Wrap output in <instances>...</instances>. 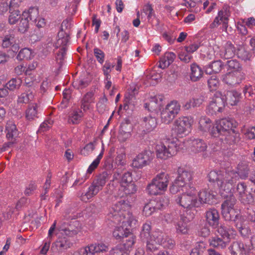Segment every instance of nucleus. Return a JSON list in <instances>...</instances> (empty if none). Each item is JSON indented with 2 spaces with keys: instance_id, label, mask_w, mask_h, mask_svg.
Instances as JSON below:
<instances>
[{
  "instance_id": "1",
  "label": "nucleus",
  "mask_w": 255,
  "mask_h": 255,
  "mask_svg": "<svg viewBox=\"0 0 255 255\" xmlns=\"http://www.w3.org/2000/svg\"><path fill=\"white\" fill-rule=\"evenodd\" d=\"M129 208L128 202L121 199L110 209L107 218L116 225L122 224L128 227H131L136 224V220L128 211Z\"/></svg>"
},
{
  "instance_id": "2",
  "label": "nucleus",
  "mask_w": 255,
  "mask_h": 255,
  "mask_svg": "<svg viewBox=\"0 0 255 255\" xmlns=\"http://www.w3.org/2000/svg\"><path fill=\"white\" fill-rule=\"evenodd\" d=\"M208 178L210 182H217L221 196H227V194L231 193L232 183L237 179V175L234 172H228V170H214L208 174Z\"/></svg>"
},
{
  "instance_id": "3",
  "label": "nucleus",
  "mask_w": 255,
  "mask_h": 255,
  "mask_svg": "<svg viewBox=\"0 0 255 255\" xmlns=\"http://www.w3.org/2000/svg\"><path fill=\"white\" fill-rule=\"evenodd\" d=\"M110 175L111 172L107 171L99 174L89 187L87 192H82L79 195L80 200L84 202H87L96 196L103 189L106 182L109 179Z\"/></svg>"
},
{
  "instance_id": "4",
  "label": "nucleus",
  "mask_w": 255,
  "mask_h": 255,
  "mask_svg": "<svg viewBox=\"0 0 255 255\" xmlns=\"http://www.w3.org/2000/svg\"><path fill=\"white\" fill-rule=\"evenodd\" d=\"M234 191L235 189L232 187L231 194H227V196H222L226 198L221 205L222 214L226 221H235L239 216L236 206L237 200L234 196Z\"/></svg>"
},
{
  "instance_id": "5",
  "label": "nucleus",
  "mask_w": 255,
  "mask_h": 255,
  "mask_svg": "<svg viewBox=\"0 0 255 255\" xmlns=\"http://www.w3.org/2000/svg\"><path fill=\"white\" fill-rule=\"evenodd\" d=\"M169 178V175L165 172H161L157 174L146 188L148 194L156 195L166 190Z\"/></svg>"
},
{
  "instance_id": "6",
  "label": "nucleus",
  "mask_w": 255,
  "mask_h": 255,
  "mask_svg": "<svg viewBox=\"0 0 255 255\" xmlns=\"http://www.w3.org/2000/svg\"><path fill=\"white\" fill-rule=\"evenodd\" d=\"M177 172L178 176L170 188V191L172 194H176L180 191L184 192L187 187H191L188 182L192 179V173L181 168H179Z\"/></svg>"
},
{
  "instance_id": "7",
  "label": "nucleus",
  "mask_w": 255,
  "mask_h": 255,
  "mask_svg": "<svg viewBox=\"0 0 255 255\" xmlns=\"http://www.w3.org/2000/svg\"><path fill=\"white\" fill-rule=\"evenodd\" d=\"M178 141L175 139L168 140L165 144H158L156 146L157 158L166 160L176 154L179 149Z\"/></svg>"
},
{
  "instance_id": "8",
  "label": "nucleus",
  "mask_w": 255,
  "mask_h": 255,
  "mask_svg": "<svg viewBox=\"0 0 255 255\" xmlns=\"http://www.w3.org/2000/svg\"><path fill=\"white\" fill-rule=\"evenodd\" d=\"M185 189L184 193L180 196H178L175 199L177 204L184 208L192 209L200 206V203L196 199L195 188L193 187H190V191Z\"/></svg>"
},
{
  "instance_id": "9",
  "label": "nucleus",
  "mask_w": 255,
  "mask_h": 255,
  "mask_svg": "<svg viewBox=\"0 0 255 255\" xmlns=\"http://www.w3.org/2000/svg\"><path fill=\"white\" fill-rule=\"evenodd\" d=\"M193 120L192 118L182 117L177 119L174 124V129L176 134L183 137L190 131Z\"/></svg>"
},
{
  "instance_id": "10",
  "label": "nucleus",
  "mask_w": 255,
  "mask_h": 255,
  "mask_svg": "<svg viewBox=\"0 0 255 255\" xmlns=\"http://www.w3.org/2000/svg\"><path fill=\"white\" fill-rule=\"evenodd\" d=\"M58 37L55 46L57 48H61L56 53V60L59 64H61L66 54V45L69 42V37L67 34L61 31L59 32Z\"/></svg>"
},
{
  "instance_id": "11",
  "label": "nucleus",
  "mask_w": 255,
  "mask_h": 255,
  "mask_svg": "<svg viewBox=\"0 0 255 255\" xmlns=\"http://www.w3.org/2000/svg\"><path fill=\"white\" fill-rule=\"evenodd\" d=\"M225 106V100L221 92H217L214 94L208 107V112L211 115L217 112H222Z\"/></svg>"
},
{
  "instance_id": "12",
  "label": "nucleus",
  "mask_w": 255,
  "mask_h": 255,
  "mask_svg": "<svg viewBox=\"0 0 255 255\" xmlns=\"http://www.w3.org/2000/svg\"><path fill=\"white\" fill-rule=\"evenodd\" d=\"M154 157V154L150 150H144L138 154L132 160V166L141 169L150 164Z\"/></svg>"
},
{
  "instance_id": "13",
  "label": "nucleus",
  "mask_w": 255,
  "mask_h": 255,
  "mask_svg": "<svg viewBox=\"0 0 255 255\" xmlns=\"http://www.w3.org/2000/svg\"><path fill=\"white\" fill-rule=\"evenodd\" d=\"M207 143L201 139L194 138L191 140V150L195 153H202L204 158L209 157L211 152L207 150Z\"/></svg>"
},
{
  "instance_id": "14",
  "label": "nucleus",
  "mask_w": 255,
  "mask_h": 255,
  "mask_svg": "<svg viewBox=\"0 0 255 255\" xmlns=\"http://www.w3.org/2000/svg\"><path fill=\"white\" fill-rule=\"evenodd\" d=\"M245 77L244 72H229L223 76L222 79L226 84L235 86L241 83Z\"/></svg>"
},
{
  "instance_id": "15",
  "label": "nucleus",
  "mask_w": 255,
  "mask_h": 255,
  "mask_svg": "<svg viewBox=\"0 0 255 255\" xmlns=\"http://www.w3.org/2000/svg\"><path fill=\"white\" fill-rule=\"evenodd\" d=\"M237 171L228 170V172H234L237 175V179L232 183V188L236 183L239 177L242 179H245L248 177L249 173V165L246 161L240 162L237 166Z\"/></svg>"
},
{
  "instance_id": "16",
  "label": "nucleus",
  "mask_w": 255,
  "mask_h": 255,
  "mask_svg": "<svg viewBox=\"0 0 255 255\" xmlns=\"http://www.w3.org/2000/svg\"><path fill=\"white\" fill-rule=\"evenodd\" d=\"M232 255H243L251 251V248L248 247L241 241L233 242L229 247Z\"/></svg>"
},
{
  "instance_id": "17",
  "label": "nucleus",
  "mask_w": 255,
  "mask_h": 255,
  "mask_svg": "<svg viewBox=\"0 0 255 255\" xmlns=\"http://www.w3.org/2000/svg\"><path fill=\"white\" fill-rule=\"evenodd\" d=\"M72 244L69 239L65 237H59L57 240L52 244L51 249L58 252H62L70 248Z\"/></svg>"
},
{
  "instance_id": "18",
  "label": "nucleus",
  "mask_w": 255,
  "mask_h": 255,
  "mask_svg": "<svg viewBox=\"0 0 255 255\" xmlns=\"http://www.w3.org/2000/svg\"><path fill=\"white\" fill-rule=\"evenodd\" d=\"M206 220L208 224L213 228H216L219 225L220 216L218 211L210 209L206 212Z\"/></svg>"
},
{
  "instance_id": "19",
  "label": "nucleus",
  "mask_w": 255,
  "mask_h": 255,
  "mask_svg": "<svg viewBox=\"0 0 255 255\" xmlns=\"http://www.w3.org/2000/svg\"><path fill=\"white\" fill-rule=\"evenodd\" d=\"M217 122L223 135L227 134L236 127V123L232 119L225 118L218 120Z\"/></svg>"
},
{
  "instance_id": "20",
  "label": "nucleus",
  "mask_w": 255,
  "mask_h": 255,
  "mask_svg": "<svg viewBox=\"0 0 255 255\" xmlns=\"http://www.w3.org/2000/svg\"><path fill=\"white\" fill-rule=\"evenodd\" d=\"M31 9V7H30L28 10H24L22 12L21 19L18 26V30L21 32H25L29 28V22L32 19L30 12Z\"/></svg>"
},
{
  "instance_id": "21",
  "label": "nucleus",
  "mask_w": 255,
  "mask_h": 255,
  "mask_svg": "<svg viewBox=\"0 0 255 255\" xmlns=\"http://www.w3.org/2000/svg\"><path fill=\"white\" fill-rule=\"evenodd\" d=\"M225 100V104L231 106H235L240 101L241 94L235 90L228 91L223 95Z\"/></svg>"
},
{
  "instance_id": "22",
  "label": "nucleus",
  "mask_w": 255,
  "mask_h": 255,
  "mask_svg": "<svg viewBox=\"0 0 255 255\" xmlns=\"http://www.w3.org/2000/svg\"><path fill=\"white\" fill-rule=\"evenodd\" d=\"M137 190L136 186L134 183L126 184L120 186L119 188V192L118 195L121 197H124L128 195L132 194L136 192Z\"/></svg>"
},
{
  "instance_id": "23",
  "label": "nucleus",
  "mask_w": 255,
  "mask_h": 255,
  "mask_svg": "<svg viewBox=\"0 0 255 255\" xmlns=\"http://www.w3.org/2000/svg\"><path fill=\"white\" fill-rule=\"evenodd\" d=\"M198 197L199 200L198 202L200 203V205L202 203L211 204L213 202L215 195L211 191L204 190L198 193Z\"/></svg>"
},
{
  "instance_id": "24",
  "label": "nucleus",
  "mask_w": 255,
  "mask_h": 255,
  "mask_svg": "<svg viewBox=\"0 0 255 255\" xmlns=\"http://www.w3.org/2000/svg\"><path fill=\"white\" fill-rule=\"evenodd\" d=\"M188 221L186 217L182 215L180 216V219L176 225V230L178 234H186L188 233L189 231Z\"/></svg>"
},
{
  "instance_id": "25",
  "label": "nucleus",
  "mask_w": 255,
  "mask_h": 255,
  "mask_svg": "<svg viewBox=\"0 0 255 255\" xmlns=\"http://www.w3.org/2000/svg\"><path fill=\"white\" fill-rule=\"evenodd\" d=\"M121 177V170H116L113 174V179L108 184L109 189L111 194H116L117 189L119 190L120 185V178Z\"/></svg>"
},
{
  "instance_id": "26",
  "label": "nucleus",
  "mask_w": 255,
  "mask_h": 255,
  "mask_svg": "<svg viewBox=\"0 0 255 255\" xmlns=\"http://www.w3.org/2000/svg\"><path fill=\"white\" fill-rule=\"evenodd\" d=\"M223 67L224 64L221 60L214 61L206 67L205 71L207 74L217 73L221 71Z\"/></svg>"
},
{
  "instance_id": "27",
  "label": "nucleus",
  "mask_w": 255,
  "mask_h": 255,
  "mask_svg": "<svg viewBox=\"0 0 255 255\" xmlns=\"http://www.w3.org/2000/svg\"><path fill=\"white\" fill-rule=\"evenodd\" d=\"M81 229V224L78 221L74 220L70 222L67 228L64 229L65 233L69 236H72L77 234Z\"/></svg>"
},
{
  "instance_id": "28",
  "label": "nucleus",
  "mask_w": 255,
  "mask_h": 255,
  "mask_svg": "<svg viewBox=\"0 0 255 255\" xmlns=\"http://www.w3.org/2000/svg\"><path fill=\"white\" fill-rule=\"evenodd\" d=\"M143 123L144 131L146 132H149L153 130L157 125L156 118L151 116L144 117L143 119Z\"/></svg>"
},
{
  "instance_id": "29",
  "label": "nucleus",
  "mask_w": 255,
  "mask_h": 255,
  "mask_svg": "<svg viewBox=\"0 0 255 255\" xmlns=\"http://www.w3.org/2000/svg\"><path fill=\"white\" fill-rule=\"evenodd\" d=\"M122 244L119 245V246H122V248L127 252L131 248L134 244L135 237L134 236L129 232L128 235H125L122 239Z\"/></svg>"
},
{
  "instance_id": "30",
  "label": "nucleus",
  "mask_w": 255,
  "mask_h": 255,
  "mask_svg": "<svg viewBox=\"0 0 255 255\" xmlns=\"http://www.w3.org/2000/svg\"><path fill=\"white\" fill-rule=\"evenodd\" d=\"M119 225V226L116 227L113 234L117 240H122L125 235H128L130 232V229L122 224L121 225V224Z\"/></svg>"
},
{
  "instance_id": "31",
  "label": "nucleus",
  "mask_w": 255,
  "mask_h": 255,
  "mask_svg": "<svg viewBox=\"0 0 255 255\" xmlns=\"http://www.w3.org/2000/svg\"><path fill=\"white\" fill-rule=\"evenodd\" d=\"M175 57L176 55L173 52H166L160 59L159 67L162 69H164L169 66L174 61Z\"/></svg>"
},
{
  "instance_id": "32",
  "label": "nucleus",
  "mask_w": 255,
  "mask_h": 255,
  "mask_svg": "<svg viewBox=\"0 0 255 255\" xmlns=\"http://www.w3.org/2000/svg\"><path fill=\"white\" fill-rule=\"evenodd\" d=\"M7 131L6 137L9 139H13L18 135V130L14 122L12 121H8L5 127Z\"/></svg>"
},
{
  "instance_id": "33",
  "label": "nucleus",
  "mask_w": 255,
  "mask_h": 255,
  "mask_svg": "<svg viewBox=\"0 0 255 255\" xmlns=\"http://www.w3.org/2000/svg\"><path fill=\"white\" fill-rule=\"evenodd\" d=\"M225 140L229 144L238 143L240 140V134L234 129L229 132L227 134H224Z\"/></svg>"
},
{
  "instance_id": "34",
  "label": "nucleus",
  "mask_w": 255,
  "mask_h": 255,
  "mask_svg": "<svg viewBox=\"0 0 255 255\" xmlns=\"http://www.w3.org/2000/svg\"><path fill=\"white\" fill-rule=\"evenodd\" d=\"M199 129L202 131L206 132L209 131L212 127L213 124L211 120L205 116L200 117L198 122Z\"/></svg>"
},
{
  "instance_id": "35",
  "label": "nucleus",
  "mask_w": 255,
  "mask_h": 255,
  "mask_svg": "<svg viewBox=\"0 0 255 255\" xmlns=\"http://www.w3.org/2000/svg\"><path fill=\"white\" fill-rule=\"evenodd\" d=\"M190 79L191 81L196 82L198 81L203 75V71L201 68L196 64L191 65Z\"/></svg>"
},
{
  "instance_id": "36",
  "label": "nucleus",
  "mask_w": 255,
  "mask_h": 255,
  "mask_svg": "<svg viewBox=\"0 0 255 255\" xmlns=\"http://www.w3.org/2000/svg\"><path fill=\"white\" fill-rule=\"evenodd\" d=\"M94 93L93 91L87 93L83 97L81 101V108L84 111H86L89 109L90 104L93 102Z\"/></svg>"
},
{
  "instance_id": "37",
  "label": "nucleus",
  "mask_w": 255,
  "mask_h": 255,
  "mask_svg": "<svg viewBox=\"0 0 255 255\" xmlns=\"http://www.w3.org/2000/svg\"><path fill=\"white\" fill-rule=\"evenodd\" d=\"M90 246L92 251H94L96 254L106 253L109 249L108 245L102 242L91 244Z\"/></svg>"
},
{
  "instance_id": "38",
  "label": "nucleus",
  "mask_w": 255,
  "mask_h": 255,
  "mask_svg": "<svg viewBox=\"0 0 255 255\" xmlns=\"http://www.w3.org/2000/svg\"><path fill=\"white\" fill-rule=\"evenodd\" d=\"M209 242L210 246L219 249H225L227 246L226 242L217 236L211 238Z\"/></svg>"
},
{
  "instance_id": "39",
  "label": "nucleus",
  "mask_w": 255,
  "mask_h": 255,
  "mask_svg": "<svg viewBox=\"0 0 255 255\" xmlns=\"http://www.w3.org/2000/svg\"><path fill=\"white\" fill-rule=\"evenodd\" d=\"M121 170V177L120 178V186L124 185L130 183H133L132 182V178L131 176V173L129 171H126L122 174V169L117 168L116 170Z\"/></svg>"
},
{
  "instance_id": "40",
  "label": "nucleus",
  "mask_w": 255,
  "mask_h": 255,
  "mask_svg": "<svg viewBox=\"0 0 255 255\" xmlns=\"http://www.w3.org/2000/svg\"><path fill=\"white\" fill-rule=\"evenodd\" d=\"M164 109L175 117L180 110V105L177 101H173L168 104Z\"/></svg>"
},
{
  "instance_id": "41",
  "label": "nucleus",
  "mask_w": 255,
  "mask_h": 255,
  "mask_svg": "<svg viewBox=\"0 0 255 255\" xmlns=\"http://www.w3.org/2000/svg\"><path fill=\"white\" fill-rule=\"evenodd\" d=\"M151 227L150 223H145L142 226V231L140 233V239L142 242L149 239L151 236L150 234Z\"/></svg>"
},
{
  "instance_id": "42",
  "label": "nucleus",
  "mask_w": 255,
  "mask_h": 255,
  "mask_svg": "<svg viewBox=\"0 0 255 255\" xmlns=\"http://www.w3.org/2000/svg\"><path fill=\"white\" fill-rule=\"evenodd\" d=\"M83 114L81 111H74L69 115L68 122L72 124L79 123Z\"/></svg>"
},
{
  "instance_id": "43",
  "label": "nucleus",
  "mask_w": 255,
  "mask_h": 255,
  "mask_svg": "<svg viewBox=\"0 0 255 255\" xmlns=\"http://www.w3.org/2000/svg\"><path fill=\"white\" fill-rule=\"evenodd\" d=\"M218 228L217 230V232L224 238H229L230 236L231 235L234 234L235 232L232 228H228L223 225H221L220 226H218Z\"/></svg>"
},
{
  "instance_id": "44",
  "label": "nucleus",
  "mask_w": 255,
  "mask_h": 255,
  "mask_svg": "<svg viewBox=\"0 0 255 255\" xmlns=\"http://www.w3.org/2000/svg\"><path fill=\"white\" fill-rule=\"evenodd\" d=\"M165 237L166 235L163 232L157 231L152 233L150 239L157 245H162Z\"/></svg>"
},
{
  "instance_id": "45",
  "label": "nucleus",
  "mask_w": 255,
  "mask_h": 255,
  "mask_svg": "<svg viewBox=\"0 0 255 255\" xmlns=\"http://www.w3.org/2000/svg\"><path fill=\"white\" fill-rule=\"evenodd\" d=\"M238 199L245 205L252 204L255 202V196L250 192L247 191L242 196H240Z\"/></svg>"
},
{
  "instance_id": "46",
  "label": "nucleus",
  "mask_w": 255,
  "mask_h": 255,
  "mask_svg": "<svg viewBox=\"0 0 255 255\" xmlns=\"http://www.w3.org/2000/svg\"><path fill=\"white\" fill-rule=\"evenodd\" d=\"M144 242L146 244V251L148 254H154L158 251L159 245L155 244L152 240L149 239L145 240Z\"/></svg>"
},
{
  "instance_id": "47",
  "label": "nucleus",
  "mask_w": 255,
  "mask_h": 255,
  "mask_svg": "<svg viewBox=\"0 0 255 255\" xmlns=\"http://www.w3.org/2000/svg\"><path fill=\"white\" fill-rule=\"evenodd\" d=\"M235 54V48L231 42H227L225 47L224 57L229 59L233 57Z\"/></svg>"
},
{
  "instance_id": "48",
  "label": "nucleus",
  "mask_w": 255,
  "mask_h": 255,
  "mask_svg": "<svg viewBox=\"0 0 255 255\" xmlns=\"http://www.w3.org/2000/svg\"><path fill=\"white\" fill-rule=\"evenodd\" d=\"M22 83V81L20 78H15L9 80L6 84L7 89L10 91H13L18 89Z\"/></svg>"
},
{
  "instance_id": "49",
  "label": "nucleus",
  "mask_w": 255,
  "mask_h": 255,
  "mask_svg": "<svg viewBox=\"0 0 255 255\" xmlns=\"http://www.w3.org/2000/svg\"><path fill=\"white\" fill-rule=\"evenodd\" d=\"M236 183L233 186V188L235 189L234 193H237V196L238 199L240 197V196H242L244 194L246 193L247 191V186L246 184L244 182H239L235 188Z\"/></svg>"
},
{
  "instance_id": "50",
  "label": "nucleus",
  "mask_w": 255,
  "mask_h": 255,
  "mask_svg": "<svg viewBox=\"0 0 255 255\" xmlns=\"http://www.w3.org/2000/svg\"><path fill=\"white\" fill-rule=\"evenodd\" d=\"M104 152V145H103L102 149L101 150V153L97 156L96 159H95L93 162L90 164L89 168L87 169V173L91 174L92 172L98 167L99 163L100 162L101 159H102L103 154Z\"/></svg>"
},
{
  "instance_id": "51",
  "label": "nucleus",
  "mask_w": 255,
  "mask_h": 255,
  "mask_svg": "<svg viewBox=\"0 0 255 255\" xmlns=\"http://www.w3.org/2000/svg\"><path fill=\"white\" fill-rule=\"evenodd\" d=\"M228 69L232 72H243L242 65L236 60H231L227 62Z\"/></svg>"
},
{
  "instance_id": "52",
  "label": "nucleus",
  "mask_w": 255,
  "mask_h": 255,
  "mask_svg": "<svg viewBox=\"0 0 255 255\" xmlns=\"http://www.w3.org/2000/svg\"><path fill=\"white\" fill-rule=\"evenodd\" d=\"M175 117L164 109L161 112V122L165 124L170 123Z\"/></svg>"
},
{
  "instance_id": "53",
  "label": "nucleus",
  "mask_w": 255,
  "mask_h": 255,
  "mask_svg": "<svg viewBox=\"0 0 255 255\" xmlns=\"http://www.w3.org/2000/svg\"><path fill=\"white\" fill-rule=\"evenodd\" d=\"M31 54L32 51L30 49L24 48L19 51L17 56V58L20 60H30Z\"/></svg>"
},
{
  "instance_id": "54",
  "label": "nucleus",
  "mask_w": 255,
  "mask_h": 255,
  "mask_svg": "<svg viewBox=\"0 0 255 255\" xmlns=\"http://www.w3.org/2000/svg\"><path fill=\"white\" fill-rule=\"evenodd\" d=\"M205 251L206 248L204 243L200 242L192 249L190 255H203Z\"/></svg>"
},
{
  "instance_id": "55",
  "label": "nucleus",
  "mask_w": 255,
  "mask_h": 255,
  "mask_svg": "<svg viewBox=\"0 0 255 255\" xmlns=\"http://www.w3.org/2000/svg\"><path fill=\"white\" fill-rule=\"evenodd\" d=\"M9 12L10 14L8 18L9 23L10 24H15L21 17L20 11L18 9H13L11 11L9 10Z\"/></svg>"
},
{
  "instance_id": "56",
  "label": "nucleus",
  "mask_w": 255,
  "mask_h": 255,
  "mask_svg": "<svg viewBox=\"0 0 255 255\" xmlns=\"http://www.w3.org/2000/svg\"><path fill=\"white\" fill-rule=\"evenodd\" d=\"M208 85L210 91L217 90L219 85V81L216 76H212L208 80Z\"/></svg>"
},
{
  "instance_id": "57",
  "label": "nucleus",
  "mask_w": 255,
  "mask_h": 255,
  "mask_svg": "<svg viewBox=\"0 0 255 255\" xmlns=\"http://www.w3.org/2000/svg\"><path fill=\"white\" fill-rule=\"evenodd\" d=\"M239 231L241 235L244 238H249L250 236L252 235V230L248 226L245 225H240L238 226L237 225Z\"/></svg>"
},
{
  "instance_id": "58",
  "label": "nucleus",
  "mask_w": 255,
  "mask_h": 255,
  "mask_svg": "<svg viewBox=\"0 0 255 255\" xmlns=\"http://www.w3.org/2000/svg\"><path fill=\"white\" fill-rule=\"evenodd\" d=\"M237 55L239 58L244 60H250L252 57V54L244 47H241L238 49Z\"/></svg>"
},
{
  "instance_id": "59",
  "label": "nucleus",
  "mask_w": 255,
  "mask_h": 255,
  "mask_svg": "<svg viewBox=\"0 0 255 255\" xmlns=\"http://www.w3.org/2000/svg\"><path fill=\"white\" fill-rule=\"evenodd\" d=\"M43 115V108L39 104L33 105V120L34 118H39Z\"/></svg>"
},
{
  "instance_id": "60",
  "label": "nucleus",
  "mask_w": 255,
  "mask_h": 255,
  "mask_svg": "<svg viewBox=\"0 0 255 255\" xmlns=\"http://www.w3.org/2000/svg\"><path fill=\"white\" fill-rule=\"evenodd\" d=\"M155 211V206H153L152 201L146 204L143 209V214L145 216H149Z\"/></svg>"
},
{
  "instance_id": "61",
  "label": "nucleus",
  "mask_w": 255,
  "mask_h": 255,
  "mask_svg": "<svg viewBox=\"0 0 255 255\" xmlns=\"http://www.w3.org/2000/svg\"><path fill=\"white\" fill-rule=\"evenodd\" d=\"M218 126V122L216 121L215 124L210 128L209 130L210 134L215 137H219L220 135H223L222 134L221 130Z\"/></svg>"
},
{
  "instance_id": "62",
  "label": "nucleus",
  "mask_w": 255,
  "mask_h": 255,
  "mask_svg": "<svg viewBox=\"0 0 255 255\" xmlns=\"http://www.w3.org/2000/svg\"><path fill=\"white\" fill-rule=\"evenodd\" d=\"M14 42V37L12 35H7L2 40V46L4 48H7Z\"/></svg>"
},
{
  "instance_id": "63",
  "label": "nucleus",
  "mask_w": 255,
  "mask_h": 255,
  "mask_svg": "<svg viewBox=\"0 0 255 255\" xmlns=\"http://www.w3.org/2000/svg\"><path fill=\"white\" fill-rule=\"evenodd\" d=\"M109 255H128V254L122 246L118 245L110 251Z\"/></svg>"
},
{
  "instance_id": "64",
  "label": "nucleus",
  "mask_w": 255,
  "mask_h": 255,
  "mask_svg": "<svg viewBox=\"0 0 255 255\" xmlns=\"http://www.w3.org/2000/svg\"><path fill=\"white\" fill-rule=\"evenodd\" d=\"M219 15L221 16V21L223 23V30H226L228 27V16L227 13L223 10L219 11Z\"/></svg>"
}]
</instances>
